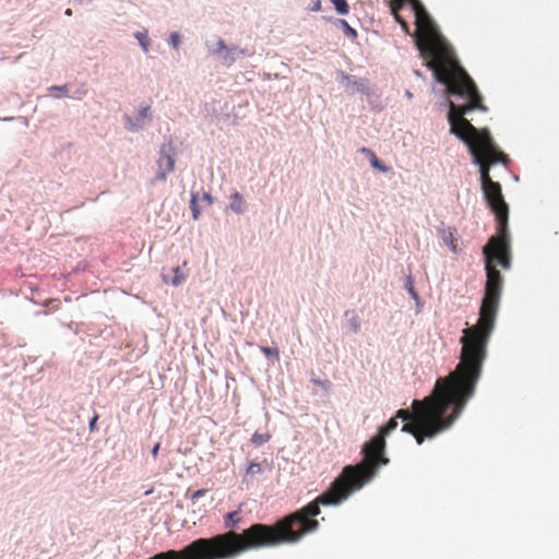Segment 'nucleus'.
Returning <instances> with one entry per match:
<instances>
[{"label": "nucleus", "mask_w": 559, "mask_h": 559, "mask_svg": "<svg viewBox=\"0 0 559 559\" xmlns=\"http://www.w3.org/2000/svg\"><path fill=\"white\" fill-rule=\"evenodd\" d=\"M460 361L447 377L437 380L432 393L424 400H414L412 412L399 409L378 433L362 447V461L347 465L328 490L307 506L292 513L304 536L319 528L320 506H337L352 492L372 479L382 465L389 463L384 455L385 437L397 427V419L404 420L402 431L414 436L418 444L447 430L461 415L468 400L474 395L487 358V346L492 330L474 324L463 330Z\"/></svg>", "instance_id": "obj_1"}, {"label": "nucleus", "mask_w": 559, "mask_h": 559, "mask_svg": "<svg viewBox=\"0 0 559 559\" xmlns=\"http://www.w3.org/2000/svg\"><path fill=\"white\" fill-rule=\"evenodd\" d=\"M49 90L50 91H58V92L62 93L63 95H67V93H68V86L67 85H61V86L55 85V86H51Z\"/></svg>", "instance_id": "obj_22"}, {"label": "nucleus", "mask_w": 559, "mask_h": 559, "mask_svg": "<svg viewBox=\"0 0 559 559\" xmlns=\"http://www.w3.org/2000/svg\"><path fill=\"white\" fill-rule=\"evenodd\" d=\"M217 46H218V48H217V52H221V51H223V50L227 49V47H226V45H225V43H224L223 40H219V41L217 43Z\"/></svg>", "instance_id": "obj_26"}, {"label": "nucleus", "mask_w": 559, "mask_h": 559, "mask_svg": "<svg viewBox=\"0 0 559 559\" xmlns=\"http://www.w3.org/2000/svg\"><path fill=\"white\" fill-rule=\"evenodd\" d=\"M169 43L175 49H178L180 45V35L176 32L171 33L169 36Z\"/></svg>", "instance_id": "obj_20"}, {"label": "nucleus", "mask_w": 559, "mask_h": 559, "mask_svg": "<svg viewBox=\"0 0 559 559\" xmlns=\"http://www.w3.org/2000/svg\"><path fill=\"white\" fill-rule=\"evenodd\" d=\"M360 153H362L364 155H366V156H367V158H368V157H370L374 152H373V151H371L370 148L361 147V148H360Z\"/></svg>", "instance_id": "obj_25"}, {"label": "nucleus", "mask_w": 559, "mask_h": 559, "mask_svg": "<svg viewBox=\"0 0 559 559\" xmlns=\"http://www.w3.org/2000/svg\"><path fill=\"white\" fill-rule=\"evenodd\" d=\"M261 352L265 355V356H274L276 359L280 358V352L277 348H271V347H266V346H262L261 347Z\"/></svg>", "instance_id": "obj_18"}, {"label": "nucleus", "mask_w": 559, "mask_h": 559, "mask_svg": "<svg viewBox=\"0 0 559 559\" xmlns=\"http://www.w3.org/2000/svg\"><path fill=\"white\" fill-rule=\"evenodd\" d=\"M97 419H98V416H97V415H95V416L92 418V420H91V423H90V428H91V430H93V429H94V427H95V424H96Z\"/></svg>", "instance_id": "obj_28"}, {"label": "nucleus", "mask_w": 559, "mask_h": 559, "mask_svg": "<svg viewBox=\"0 0 559 559\" xmlns=\"http://www.w3.org/2000/svg\"><path fill=\"white\" fill-rule=\"evenodd\" d=\"M302 537V532L289 514L273 525L258 523L242 533L229 531L211 538H199L179 551L168 550L148 559H234L249 549L294 544Z\"/></svg>", "instance_id": "obj_3"}, {"label": "nucleus", "mask_w": 559, "mask_h": 559, "mask_svg": "<svg viewBox=\"0 0 559 559\" xmlns=\"http://www.w3.org/2000/svg\"><path fill=\"white\" fill-rule=\"evenodd\" d=\"M66 15L71 16L72 15V10L71 9H67L66 10Z\"/></svg>", "instance_id": "obj_31"}, {"label": "nucleus", "mask_w": 559, "mask_h": 559, "mask_svg": "<svg viewBox=\"0 0 559 559\" xmlns=\"http://www.w3.org/2000/svg\"><path fill=\"white\" fill-rule=\"evenodd\" d=\"M269 439H270V435L255 432L252 436L251 441L254 445H261V444L265 443L266 441H269Z\"/></svg>", "instance_id": "obj_16"}, {"label": "nucleus", "mask_w": 559, "mask_h": 559, "mask_svg": "<svg viewBox=\"0 0 559 559\" xmlns=\"http://www.w3.org/2000/svg\"><path fill=\"white\" fill-rule=\"evenodd\" d=\"M371 166L374 168V169H378L379 171L381 173H388L390 170V167L385 166L376 155V153H373L370 157H368Z\"/></svg>", "instance_id": "obj_10"}, {"label": "nucleus", "mask_w": 559, "mask_h": 559, "mask_svg": "<svg viewBox=\"0 0 559 559\" xmlns=\"http://www.w3.org/2000/svg\"><path fill=\"white\" fill-rule=\"evenodd\" d=\"M340 24L342 25L346 36L352 38L357 37V32L345 20H340Z\"/></svg>", "instance_id": "obj_17"}, {"label": "nucleus", "mask_w": 559, "mask_h": 559, "mask_svg": "<svg viewBox=\"0 0 559 559\" xmlns=\"http://www.w3.org/2000/svg\"><path fill=\"white\" fill-rule=\"evenodd\" d=\"M190 207H191V211H192L193 219H198L200 217L201 211H200V209L198 206L197 194L195 193L191 194Z\"/></svg>", "instance_id": "obj_14"}, {"label": "nucleus", "mask_w": 559, "mask_h": 559, "mask_svg": "<svg viewBox=\"0 0 559 559\" xmlns=\"http://www.w3.org/2000/svg\"><path fill=\"white\" fill-rule=\"evenodd\" d=\"M174 278L171 280V284L174 286H178L180 285L185 280H186V275L181 272L180 267H175L174 270Z\"/></svg>", "instance_id": "obj_15"}, {"label": "nucleus", "mask_w": 559, "mask_h": 559, "mask_svg": "<svg viewBox=\"0 0 559 559\" xmlns=\"http://www.w3.org/2000/svg\"><path fill=\"white\" fill-rule=\"evenodd\" d=\"M443 85L449 97L462 102L459 104L449 100L450 131L468 146L475 163L479 165L481 189L497 219V235L490 237L483 248L487 280L477 321V324L493 331L503 286V277L497 270V265L506 270L511 266V247L508 235L509 207L503 199L500 183L491 179L489 170L493 164L507 163L508 157L497 150L488 130L476 129L464 117L474 109L487 111L472 78L464 74Z\"/></svg>", "instance_id": "obj_2"}, {"label": "nucleus", "mask_w": 559, "mask_h": 559, "mask_svg": "<svg viewBox=\"0 0 559 559\" xmlns=\"http://www.w3.org/2000/svg\"><path fill=\"white\" fill-rule=\"evenodd\" d=\"M261 471L262 469L259 463H250L247 468V474H259Z\"/></svg>", "instance_id": "obj_21"}, {"label": "nucleus", "mask_w": 559, "mask_h": 559, "mask_svg": "<svg viewBox=\"0 0 559 559\" xmlns=\"http://www.w3.org/2000/svg\"><path fill=\"white\" fill-rule=\"evenodd\" d=\"M135 38L139 40V44L143 48V50L146 52L148 50L150 46V39L146 33H135Z\"/></svg>", "instance_id": "obj_13"}, {"label": "nucleus", "mask_w": 559, "mask_h": 559, "mask_svg": "<svg viewBox=\"0 0 559 559\" xmlns=\"http://www.w3.org/2000/svg\"><path fill=\"white\" fill-rule=\"evenodd\" d=\"M239 522H240V516L237 511L229 512L225 516V526L227 528H235Z\"/></svg>", "instance_id": "obj_9"}, {"label": "nucleus", "mask_w": 559, "mask_h": 559, "mask_svg": "<svg viewBox=\"0 0 559 559\" xmlns=\"http://www.w3.org/2000/svg\"><path fill=\"white\" fill-rule=\"evenodd\" d=\"M345 316L348 318L347 319L348 329L352 332L357 333L359 331V329H360L359 317L356 314L355 311H346Z\"/></svg>", "instance_id": "obj_8"}, {"label": "nucleus", "mask_w": 559, "mask_h": 559, "mask_svg": "<svg viewBox=\"0 0 559 559\" xmlns=\"http://www.w3.org/2000/svg\"><path fill=\"white\" fill-rule=\"evenodd\" d=\"M171 150V143L168 144V147L166 145H163L159 153L158 158V168L159 171L157 174V179L165 180L166 175L171 173L175 168V160L173 156L169 154Z\"/></svg>", "instance_id": "obj_5"}, {"label": "nucleus", "mask_w": 559, "mask_h": 559, "mask_svg": "<svg viewBox=\"0 0 559 559\" xmlns=\"http://www.w3.org/2000/svg\"><path fill=\"white\" fill-rule=\"evenodd\" d=\"M159 448H160V443H156V444L153 447V449H152V456H153L154 459H156V457H157V455H158V451H159Z\"/></svg>", "instance_id": "obj_24"}, {"label": "nucleus", "mask_w": 559, "mask_h": 559, "mask_svg": "<svg viewBox=\"0 0 559 559\" xmlns=\"http://www.w3.org/2000/svg\"><path fill=\"white\" fill-rule=\"evenodd\" d=\"M229 207L233 212L241 214L245 212L246 203L239 192H234L230 197Z\"/></svg>", "instance_id": "obj_7"}, {"label": "nucleus", "mask_w": 559, "mask_h": 559, "mask_svg": "<svg viewBox=\"0 0 559 559\" xmlns=\"http://www.w3.org/2000/svg\"><path fill=\"white\" fill-rule=\"evenodd\" d=\"M311 381L314 385H318L325 391H329L332 386V383L329 380L312 379Z\"/></svg>", "instance_id": "obj_19"}, {"label": "nucleus", "mask_w": 559, "mask_h": 559, "mask_svg": "<svg viewBox=\"0 0 559 559\" xmlns=\"http://www.w3.org/2000/svg\"><path fill=\"white\" fill-rule=\"evenodd\" d=\"M442 238H443V241L450 247V249L453 252L457 251L456 240H455L454 235H453V233L451 230H448V233H444Z\"/></svg>", "instance_id": "obj_12"}, {"label": "nucleus", "mask_w": 559, "mask_h": 559, "mask_svg": "<svg viewBox=\"0 0 559 559\" xmlns=\"http://www.w3.org/2000/svg\"><path fill=\"white\" fill-rule=\"evenodd\" d=\"M148 111H150V108H148V107L143 108V109L141 110V116H142V117H146V116H147V114H148Z\"/></svg>", "instance_id": "obj_30"}, {"label": "nucleus", "mask_w": 559, "mask_h": 559, "mask_svg": "<svg viewBox=\"0 0 559 559\" xmlns=\"http://www.w3.org/2000/svg\"><path fill=\"white\" fill-rule=\"evenodd\" d=\"M331 2L334 4L335 10L342 14L345 15L349 11V5L346 0H331Z\"/></svg>", "instance_id": "obj_11"}, {"label": "nucleus", "mask_w": 559, "mask_h": 559, "mask_svg": "<svg viewBox=\"0 0 559 559\" xmlns=\"http://www.w3.org/2000/svg\"><path fill=\"white\" fill-rule=\"evenodd\" d=\"M408 292H409V294H411L414 298H416V297H417V294H416V292H415L414 287L412 286V283L409 284Z\"/></svg>", "instance_id": "obj_29"}, {"label": "nucleus", "mask_w": 559, "mask_h": 559, "mask_svg": "<svg viewBox=\"0 0 559 559\" xmlns=\"http://www.w3.org/2000/svg\"><path fill=\"white\" fill-rule=\"evenodd\" d=\"M206 491H207L206 489H199V490L194 491L191 497L192 500L203 497L206 493Z\"/></svg>", "instance_id": "obj_23"}, {"label": "nucleus", "mask_w": 559, "mask_h": 559, "mask_svg": "<svg viewBox=\"0 0 559 559\" xmlns=\"http://www.w3.org/2000/svg\"><path fill=\"white\" fill-rule=\"evenodd\" d=\"M401 2H409L412 5L416 19V45L436 80L444 84L467 74L459 63L451 45L436 28L420 0H395V8Z\"/></svg>", "instance_id": "obj_4"}, {"label": "nucleus", "mask_w": 559, "mask_h": 559, "mask_svg": "<svg viewBox=\"0 0 559 559\" xmlns=\"http://www.w3.org/2000/svg\"><path fill=\"white\" fill-rule=\"evenodd\" d=\"M407 2H401L399 7L395 8V0H392L391 2V11L395 19V21L401 25L402 29L409 34V25L408 23L400 15V10L406 4Z\"/></svg>", "instance_id": "obj_6"}, {"label": "nucleus", "mask_w": 559, "mask_h": 559, "mask_svg": "<svg viewBox=\"0 0 559 559\" xmlns=\"http://www.w3.org/2000/svg\"><path fill=\"white\" fill-rule=\"evenodd\" d=\"M203 199L209 203V204H212L213 203V199H212V195L210 193H204L203 194Z\"/></svg>", "instance_id": "obj_27"}]
</instances>
